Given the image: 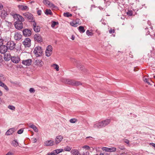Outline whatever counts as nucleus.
Returning <instances> with one entry per match:
<instances>
[{"instance_id":"e2e57ef3","label":"nucleus","mask_w":155,"mask_h":155,"mask_svg":"<svg viewBox=\"0 0 155 155\" xmlns=\"http://www.w3.org/2000/svg\"><path fill=\"white\" fill-rule=\"evenodd\" d=\"M89 138L90 140H91L93 138L91 137H86V139H88Z\"/></svg>"},{"instance_id":"4d7b16f0","label":"nucleus","mask_w":155,"mask_h":155,"mask_svg":"<svg viewBox=\"0 0 155 155\" xmlns=\"http://www.w3.org/2000/svg\"><path fill=\"white\" fill-rule=\"evenodd\" d=\"M89 153L88 152H86V153L83 152L80 155H89Z\"/></svg>"},{"instance_id":"774afa93","label":"nucleus","mask_w":155,"mask_h":155,"mask_svg":"<svg viewBox=\"0 0 155 155\" xmlns=\"http://www.w3.org/2000/svg\"><path fill=\"white\" fill-rule=\"evenodd\" d=\"M129 56L131 58H133V56L130 54H129Z\"/></svg>"},{"instance_id":"20e7f679","label":"nucleus","mask_w":155,"mask_h":155,"mask_svg":"<svg viewBox=\"0 0 155 155\" xmlns=\"http://www.w3.org/2000/svg\"><path fill=\"white\" fill-rule=\"evenodd\" d=\"M6 45L8 49L13 50L15 48V44L13 41H8Z\"/></svg>"},{"instance_id":"f8f14e48","label":"nucleus","mask_w":155,"mask_h":155,"mask_svg":"<svg viewBox=\"0 0 155 155\" xmlns=\"http://www.w3.org/2000/svg\"><path fill=\"white\" fill-rule=\"evenodd\" d=\"M11 61L14 63L17 64L20 61V58L18 56H12Z\"/></svg>"},{"instance_id":"ddd939ff","label":"nucleus","mask_w":155,"mask_h":155,"mask_svg":"<svg viewBox=\"0 0 155 155\" xmlns=\"http://www.w3.org/2000/svg\"><path fill=\"white\" fill-rule=\"evenodd\" d=\"M14 38L15 40L19 41L22 38V35L19 32H15Z\"/></svg>"},{"instance_id":"de8ad7c7","label":"nucleus","mask_w":155,"mask_h":155,"mask_svg":"<svg viewBox=\"0 0 155 155\" xmlns=\"http://www.w3.org/2000/svg\"><path fill=\"white\" fill-rule=\"evenodd\" d=\"M49 1L47 0H44L43 1V3L46 5H48V4L49 3Z\"/></svg>"},{"instance_id":"58836bf2","label":"nucleus","mask_w":155,"mask_h":155,"mask_svg":"<svg viewBox=\"0 0 155 155\" xmlns=\"http://www.w3.org/2000/svg\"><path fill=\"white\" fill-rule=\"evenodd\" d=\"M71 149V147H69L68 146H67L66 147H64V150L65 151H70Z\"/></svg>"},{"instance_id":"052dcab7","label":"nucleus","mask_w":155,"mask_h":155,"mask_svg":"<svg viewBox=\"0 0 155 155\" xmlns=\"http://www.w3.org/2000/svg\"><path fill=\"white\" fill-rule=\"evenodd\" d=\"M96 32L98 35H99L101 33H100V31L98 30H96Z\"/></svg>"},{"instance_id":"2f4dec72","label":"nucleus","mask_w":155,"mask_h":155,"mask_svg":"<svg viewBox=\"0 0 155 155\" xmlns=\"http://www.w3.org/2000/svg\"><path fill=\"white\" fill-rule=\"evenodd\" d=\"M45 13L46 15H52V13L50 9H46L45 10Z\"/></svg>"},{"instance_id":"2eb2a0df","label":"nucleus","mask_w":155,"mask_h":155,"mask_svg":"<svg viewBox=\"0 0 155 155\" xmlns=\"http://www.w3.org/2000/svg\"><path fill=\"white\" fill-rule=\"evenodd\" d=\"M32 62L31 59H29L26 60H23L22 61V64L25 65L29 66L30 65Z\"/></svg>"},{"instance_id":"5701e85b","label":"nucleus","mask_w":155,"mask_h":155,"mask_svg":"<svg viewBox=\"0 0 155 155\" xmlns=\"http://www.w3.org/2000/svg\"><path fill=\"white\" fill-rule=\"evenodd\" d=\"M28 125L29 127L32 128L35 132H37L38 131L37 128L34 124L29 123Z\"/></svg>"},{"instance_id":"72a5a7b5","label":"nucleus","mask_w":155,"mask_h":155,"mask_svg":"<svg viewBox=\"0 0 155 155\" xmlns=\"http://www.w3.org/2000/svg\"><path fill=\"white\" fill-rule=\"evenodd\" d=\"M51 66L53 67L54 68L56 69V71H59V67L58 64H53Z\"/></svg>"},{"instance_id":"09e8293b","label":"nucleus","mask_w":155,"mask_h":155,"mask_svg":"<svg viewBox=\"0 0 155 155\" xmlns=\"http://www.w3.org/2000/svg\"><path fill=\"white\" fill-rule=\"evenodd\" d=\"M29 92L31 93H34L35 92V90L33 88H30L29 90Z\"/></svg>"},{"instance_id":"bf43d9fd","label":"nucleus","mask_w":155,"mask_h":155,"mask_svg":"<svg viewBox=\"0 0 155 155\" xmlns=\"http://www.w3.org/2000/svg\"><path fill=\"white\" fill-rule=\"evenodd\" d=\"M3 5L1 3H0V10H2L3 8Z\"/></svg>"},{"instance_id":"423d86ee","label":"nucleus","mask_w":155,"mask_h":155,"mask_svg":"<svg viewBox=\"0 0 155 155\" xmlns=\"http://www.w3.org/2000/svg\"><path fill=\"white\" fill-rule=\"evenodd\" d=\"M52 47L51 45H48L46 48L45 51L46 55L47 57H49L52 54Z\"/></svg>"},{"instance_id":"8fccbe9b","label":"nucleus","mask_w":155,"mask_h":155,"mask_svg":"<svg viewBox=\"0 0 155 155\" xmlns=\"http://www.w3.org/2000/svg\"><path fill=\"white\" fill-rule=\"evenodd\" d=\"M23 129L22 128H21L20 129L18 130L17 132V133L19 134H22L23 132Z\"/></svg>"},{"instance_id":"5fc2aeb1","label":"nucleus","mask_w":155,"mask_h":155,"mask_svg":"<svg viewBox=\"0 0 155 155\" xmlns=\"http://www.w3.org/2000/svg\"><path fill=\"white\" fill-rule=\"evenodd\" d=\"M56 153H55V152L54 151V150L50 154H48V155H56Z\"/></svg>"},{"instance_id":"e433bc0d","label":"nucleus","mask_w":155,"mask_h":155,"mask_svg":"<svg viewBox=\"0 0 155 155\" xmlns=\"http://www.w3.org/2000/svg\"><path fill=\"white\" fill-rule=\"evenodd\" d=\"M15 152V150L9 151L5 155H14Z\"/></svg>"},{"instance_id":"cd10ccee","label":"nucleus","mask_w":155,"mask_h":155,"mask_svg":"<svg viewBox=\"0 0 155 155\" xmlns=\"http://www.w3.org/2000/svg\"><path fill=\"white\" fill-rule=\"evenodd\" d=\"M12 145L14 147H17L18 145V143L16 140H14L11 143Z\"/></svg>"},{"instance_id":"c756f323","label":"nucleus","mask_w":155,"mask_h":155,"mask_svg":"<svg viewBox=\"0 0 155 155\" xmlns=\"http://www.w3.org/2000/svg\"><path fill=\"white\" fill-rule=\"evenodd\" d=\"M0 86L3 87L6 91H8L9 90L8 87L3 82H1L0 84Z\"/></svg>"},{"instance_id":"7ed1b4c3","label":"nucleus","mask_w":155,"mask_h":155,"mask_svg":"<svg viewBox=\"0 0 155 155\" xmlns=\"http://www.w3.org/2000/svg\"><path fill=\"white\" fill-rule=\"evenodd\" d=\"M23 15L27 19L29 22H32L33 23L34 21H35L33 16L31 13L28 12H25L23 13Z\"/></svg>"},{"instance_id":"864d4df0","label":"nucleus","mask_w":155,"mask_h":155,"mask_svg":"<svg viewBox=\"0 0 155 155\" xmlns=\"http://www.w3.org/2000/svg\"><path fill=\"white\" fill-rule=\"evenodd\" d=\"M124 141L126 143L129 144V141L127 139H125L124 140Z\"/></svg>"},{"instance_id":"bb28decb","label":"nucleus","mask_w":155,"mask_h":155,"mask_svg":"<svg viewBox=\"0 0 155 155\" xmlns=\"http://www.w3.org/2000/svg\"><path fill=\"white\" fill-rule=\"evenodd\" d=\"M74 81L70 79H66L65 82L67 84L74 85Z\"/></svg>"},{"instance_id":"c9c22d12","label":"nucleus","mask_w":155,"mask_h":155,"mask_svg":"<svg viewBox=\"0 0 155 155\" xmlns=\"http://www.w3.org/2000/svg\"><path fill=\"white\" fill-rule=\"evenodd\" d=\"M143 81L146 83H147L148 84H150V83L149 82L150 81V79H149L148 78H147L144 77L143 78Z\"/></svg>"},{"instance_id":"0eeeda50","label":"nucleus","mask_w":155,"mask_h":155,"mask_svg":"<svg viewBox=\"0 0 155 155\" xmlns=\"http://www.w3.org/2000/svg\"><path fill=\"white\" fill-rule=\"evenodd\" d=\"M25 47L29 48L31 45V40L28 38H25L23 42Z\"/></svg>"},{"instance_id":"9d476101","label":"nucleus","mask_w":155,"mask_h":155,"mask_svg":"<svg viewBox=\"0 0 155 155\" xmlns=\"http://www.w3.org/2000/svg\"><path fill=\"white\" fill-rule=\"evenodd\" d=\"M23 35L25 37H29L31 34V32L30 29H25L23 31Z\"/></svg>"},{"instance_id":"39448f33","label":"nucleus","mask_w":155,"mask_h":155,"mask_svg":"<svg viewBox=\"0 0 155 155\" xmlns=\"http://www.w3.org/2000/svg\"><path fill=\"white\" fill-rule=\"evenodd\" d=\"M13 16L14 19V20H16V21L22 22L25 21V19L23 17L19 14H15L13 15Z\"/></svg>"},{"instance_id":"aec40b11","label":"nucleus","mask_w":155,"mask_h":155,"mask_svg":"<svg viewBox=\"0 0 155 155\" xmlns=\"http://www.w3.org/2000/svg\"><path fill=\"white\" fill-rule=\"evenodd\" d=\"M34 63L36 65H38L39 67H41L43 64V62L41 60H35Z\"/></svg>"},{"instance_id":"37998d69","label":"nucleus","mask_w":155,"mask_h":155,"mask_svg":"<svg viewBox=\"0 0 155 155\" xmlns=\"http://www.w3.org/2000/svg\"><path fill=\"white\" fill-rule=\"evenodd\" d=\"M48 5L50 8L52 7L53 8H55L56 7V6L53 3L51 2H49V3L48 4Z\"/></svg>"},{"instance_id":"9b49d317","label":"nucleus","mask_w":155,"mask_h":155,"mask_svg":"<svg viewBox=\"0 0 155 155\" xmlns=\"http://www.w3.org/2000/svg\"><path fill=\"white\" fill-rule=\"evenodd\" d=\"M32 26L33 30L35 31L36 32H38L40 31V27L39 26L37 25L35 21H34L33 23Z\"/></svg>"},{"instance_id":"dca6fc26","label":"nucleus","mask_w":155,"mask_h":155,"mask_svg":"<svg viewBox=\"0 0 155 155\" xmlns=\"http://www.w3.org/2000/svg\"><path fill=\"white\" fill-rule=\"evenodd\" d=\"M63 137L61 135H58L56 137L55 139V143L56 144L59 143L63 139Z\"/></svg>"},{"instance_id":"49530a36","label":"nucleus","mask_w":155,"mask_h":155,"mask_svg":"<svg viewBox=\"0 0 155 155\" xmlns=\"http://www.w3.org/2000/svg\"><path fill=\"white\" fill-rule=\"evenodd\" d=\"M8 108L9 109H10L11 110H14L15 109V107L12 105H9L8 107Z\"/></svg>"},{"instance_id":"338daca9","label":"nucleus","mask_w":155,"mask_h":155,"mask_svg":"<svg viewBox=\"0 0 155 155\" xmlns=\"http://www.w3.org/2000/svg\"><path fill=\"white\" fill-rule=\"evenodd\" d=\"M71 39L72 40H74V37L73 35H72Z\"/></svg>"},{"instance_id":"603ef678","label":"nucleus","mask_w":155,"mask_h":155,"mask_svg":"<svg viewBox=\"0 0 155 155\" xmlns=\"http://www.w3.org/2000/svg\"><path fill=\"white\" fill-rule=\"evenodd\" d=\"M83 148L84 149H86V150H89L90 148V147L89 146L87 145L83 146Z\"/></svg>"},{"instance_id":"ea45409f","label":"nucleus","mask_w":155,"mask_h":155,"mask_svg":"<svg viewBox=\"0 0 155 155\" xmlns=\"http://www.w3.org/2000/svg\"><path fill=\"white\" fill-rule=\"evenodd\" d=\"M58 24V22L55 21H52L51 22V26L52 28H54L55 25Z\"/></svg>"},{"instance_id":"f3484780","label":"nucleus","mask_w":155,"mask_h":155,"mask_svg":"<svg viewBox=\"0 0 155 155\" xmlns=\"http://www.w3.org/2000/svg\"><path fill=\"white\" fill-rule=\"evenodd\" d=\"M79 19H77L75 21L71 22V25L73 27H76L78 25L81 24V23H79Z\"/></svg>"},{"instance_id":"4c0bfd02","label":"nucleus","mask_w":155,"mask_h":155,"mask_svg":"<svg viewBox=\"0 0 155 155\" xmlns=\"http://www.w3.org/2000/svg\"><path fill=\"white\" fill-rule=\"evenodd\" d=\"M64 17H69L71 16H72V15L71 14L69 13V12H67L64 13Z\"/></svg>"},{"instance_id":"b1692460","label":"nucleus","mask_w":155,"mask_h":155,"mask_svg":"<svg viewBox=\"0 0 155 155\" xmlns=\"http://www.w3.org/2000/svg\"><path fill=\"white\" fill-rule=\"evenodd\" d=\"M8 15L7 11L5 10H3L1 11V17L2 19H4Z\"/></svg>"},{"instance_id":"6e6d98bb","label":"nucleus","mask_w":155,"mask_h":155,"mask_svg":"<svg viewBox=\"0 0 155 155\" xmlns=\"http://www.w3.org/2000/svg\"><path fill=\"white\" fill-rule=\"evenodd\" d=\"M41 10H38L37 12V13L39 15H41Z\"/></svg>"},{"instance_id":"f257e3e1","label":"nucleus","mask_w":155,"mask_h":155,"mask_svg":"<svg viewBox=\"0 0 155 155\" xmlns=\"http://www.w3.org/2000/svg\"><path fill=\"white\" fill-rule=\"evenodd\" d=\"M110 119H107L101 122L95 124L94 125V127L96 128H101L105 127L110 124Z\"/></svg>"},{"instance_id":"f704fd0d","label":"nucleus","mask_w":155,"mask_h":155,"mask_svg":"<svg viewBox=\"0 0 155 155\" xmlns=\"http://www.w3.org/2000/svg\"><path fill=\"white\" fill-rule=\"evenodd\" d=\"M86 34L88 36H92L93 35V33L90 32L89 30H87L86 31Z\"/></svg>"},{"instance_id":"473e14b6","label":"nucleus","mask_w":155,"mask_h":155,"mask_svg":"<svg viewBox=\"0 0 155 155\" xmlns=\"http://www.w3.org/2000/svg\"><path fill=\"white\" fill-rule=\"evenodd\" d=\"M54 151L55 152V153L57 154L64 151V150L63 149H60L55 150H54Z\"/></svg>"},{"instance_id":"1a4fd4ad","label":"nucleus","mask_w":155,"mask_h":155,"mask_svg":"<svg viewBox=\"0 0 155 155\" xmlns=\"http://www.w3.org/2000/svg\"><path fill=\"white\" fill-rule=\"evenodd\" d=\"M8 48L6 46L2 45L0 46V52L2 54H5L7 51Z\"/></svg>"},{"instance_id":"c03bdc74","label":"nucleus","mask_w":155,"mask_h":155,"mask_svg":"<svg viewBox=\"0 0 155 155\" xmlns=\"http://www.w3.org/2000/svg\"><path fill=\"white\" fill-rule=\"evenodd\" d=\"M115 28H114V29L111 28L109 30V32L110 34H112L115 33Z\"/></svg>"},{"instance_id":"6ab92c4d","label":"nucleus","mask_w":155,"mask_h":155,"mask_svg":"<svg viewBox=\"0 0 155 155\" xmlns=\"http://www.w3.org/2000/svg\"><path fill=\"white\" fill-rule=\"evenodd\" d=\"M54 142L53 140H47L45 142V145L47 146H51L54 145Z\"/></svg>"},{"instance_id":"a211bd4d","label":"nucleus","mask_w":155,"mask_h":155,"mask_svg":"<svg viewBox=\"0 0 155 155\" xmlns=\"http://www.w3.org/2000/svg\"><path fill=\"white\" fill-rule=\"evenodd\" d=\"M16 130L14 128H12L9 129L5 133V135H10L12 134Z\"/></svg>"},{"instance_id":"393cba45","label":"nucleus","mask_w":155,"mask_h":155,"mask_svg":"<svg viewBox=\"0 0 155 155\" xmlns=\"http://www.w3.org/2000/svg\"><path fill=\"white\" fill-rule=\"evenodd\" d=\"M71 153L72 155H80L79 152L76 149H72L71 151Z\"/></svg>"},{"instance_id":"4be33fe9","label":"nucleus","mask_w":155,"mask_h":155,"mask_svg":"<svg viewBox=\"0 0 155 155\" xmlns=\"http://www.w3.org/2000/svg\"><path fill=\"white\" fill-rule=\"evenodd\" d=\"M12 56L10 53H6L4 55V59L6 61H9L11 59Z\"/></svg>"},{"instance_id":"69168bd1","label":"nucleus","mask_w":155,"mask_h":155,"mask_svg":"<svg viewBox=\"0 0 155 155\" xmlns=\"http://www.w3.org/2000/svg\"><path fill=\"white\" fill-rule=\"evenodd\" d=\"M100 155H108V154L106 153H101Z\"/></svg>"},{"instance_id":"f03ea898","label":"nucleus","mask_w":155,"mask_h":155,"mask_svg":"<svg viewBox=\"0 0 155 155\" xmlns=\"http://www.w3.org/2000/svg\"><path fill=\"white\" fill-rule=\"evenodd\" d=\"M33 52L36 57L41 56L43 53L41 48L40 46L35 47L34 49Z\"/></svg>"},{"instance_id":"412c9836","label":"nucleus","mask_w":155,"mask_h":155,"mask_svg":"<svg viewBox=\"0 0 155 155\" xmlns=\"http://www.w3.org/2000/svg\"><path fill=\"white\" fill-rule=\"evenodd\" d=\"M104 150L105 151L107 152H114L116 151V148L114 147H105L104 148Z\"/></svg>"},{"instance_id":"a878e982","label":"nucleus","mask_w":155,"mask_h":155,"mask_svg":"<svg viewBox=\"0 0 155 155\" xmlns=\"http://www.w3.org/2000/svg\"><path fill=\"white\" fill-rule=\"evenodd\" d=\"M18 7L19 9L22 11L26 10L28 8V7L25 5H18Z\"/></svg>"},{"instance_id":"680f3d73","label":"nucleus","mask_w":155,"mask_h":155,"mask_svg":"<svg viewBox=\"0 0 155 155\" xmlns=\"http://www.w3.org/2000/svg\"><path fill=\"white\" fill-rule=\"evenodd\" d=\"M33 141L34 143H36L37 142V140L35 138H33Z\"/></svg>"},{"instance_id":"4468645a","label":"nucleus","mask_w":155,"mask_h":155,"mask_svg":"<svg viewBox=\"0 0 155 155\" xmlns=\"http://www.w3.org/2000/svg\"><path fill=\"white\" fill-rule=\"evenodd\" d=\"M34 38L35 41L38 42L42 41V39L41 35L38 34H36L34 36Z\"/></svg>"},{"instance_id":"6e6552de","label":"nucleus","mask_w":155,"mask_h":155,"mask_svg":"<svg viewBox=\"0 0 155 155\" xmlns=\"http://www.w3.org/2000/svg\"><path fill=\"white\" fill-rule=\"evenodd\" d=\"M15 28L18 30H20L23 27V24L21 21H16L15 23Z\"/></svg>"},{"instance_id":"a19ab883","label":"nucleus","mask_w":155,"mask_h":155,"mask_svg":"<svg viewBox=\"0 0 155 155\" xmlns=\"http://www.w3.org/2000/svg\"><path fill=\"white\" fill-rule=\"evenodd\" d=\"M77 119L75 118L71 119L69 120L70 122L71 123H74L77 122Z\"/></svg>"},{"instance_id":"c85d7f7f","label":"nucleus","mask_w":155,"mask_h":155,"mask_svg":"<svg viewBox=\"0 0 155 155\" xmlns=\"http://www.w3.org/2000/svg\"><path fill=\"white\" fill-rule=\"evenodd\" d=\"M78 30L81 33H83L85 31L84 27L83 26H80L78 27Z\"/></svg>"},{"instance_id":"3c124183","label":"nucleus","mask_w":155,"mask_h":155,"mask_svg":"<svg viewBox=\"0 0 155 155\" xmlns=\"http://www.w3.org/2000/svg\"><path fill=\"white\" fill-rule=\"evenodd\" d=\"M148 28H145V32H146V35H149L150 34V31L148 30Z\"/></svg>"},{"instance_id":"0e129e2a","label":"nucleus","mask_w":155,"mask_h":155,"mask_svg":"<svg viewBox=\"0 0 155 155\" xmlns=\"http://www.w3.org/2000/svg\"><path fill=\"white\" fill-rule=\"evenodd\" d=\"M150 144H151L153 147L155 148V143H151Z\"/></svg>"},{"instance_id":"13d9d810","label":"nucleus","mask_w":155,"mask_h":155,"mask_svg":"<svg viewBox=\"0 0 155 155\" xmlns=\"http://www.w3.org/2000/svg\"><path fill=\"white\" fill-rule=\"evenodd\" d=\"M3 43V40L2 39H0V46L2 45Z\"/></svg>"},{"instance_id":"79ce46f5","label":"nucleus","mask_w":155,"mask_h":155,"mask_svg":"<svg viewBox=\"0 0 155 155\" xmlns=\"http://www.w3.org/2000/svg\"><path fill=\"white\" fill-rule=\"evenodd\" d=\"M82 84L81 82L78 81H74V85L78 86Z\"/></svg>"},{"instance_id":"7c9ffc66","label":"nucleus","mask_w":155,"mask_h":155,"mask_svg":"<svg viewBox=\"0 0 155 155\" xmlns=\"http://www.w3.org/2000/svg\"><path fill=\"white\" fill-rule=\"evenodd\" d=\"M5 78L4 77V75L2 74H0V84L4 81Z\"/></svg>"},{"instance_id":"a18cd8bd","label":"nucleus","mask_w":155,"mask_h":155,"mask_svg":"<svg viewBox=\"0 0 155 155\" xmlns=\"http://www.w3.org/2000/svg\"><path fill=\"white\" fill-rule=\"evenodd\" d=\"M133 12L131 10H128V11L127 12V14L129 16H131L133 15Z\"/></svg>"}]
</instances>
